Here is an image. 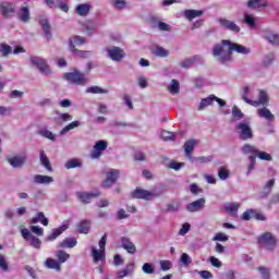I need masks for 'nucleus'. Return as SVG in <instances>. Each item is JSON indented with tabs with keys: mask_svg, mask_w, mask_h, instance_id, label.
Returning a JSON list of instances; mask_svg holds the SVG:
<instances>
[{
	"mask_svg": "<svg viewBox=\"0 0 279 279\" xmlns=\"http://www.w3.org/2000/svg\"><path fill=\"white\" fill-rule=\"evenodd\" d=\"M242 53V56H247L250 53V48L232 43L228 39H222L220 44H216L213 48V56L218 57V62L226 64V62H232V53Z\"/></svg>",
	"mask_w": 279,
	"mask_h": 279,
	"instance_id": "f257e3e1",
	"label": "nucleus"
},
{
	"mask_svg": "<svg viewBox=\"0 0 279 279\" xmlns=\"http://www.w3.org/2000/svg\"><path fill=\"white\" fill-rule=\"evenodd\" d=\"M257 243L268 252H274L278 245V239L275 238L274 233L265 232L258 236Z\"/></svg>",
	"mask_w": 279,
	"mask_h": 279,
	"instance_id": "f03ea898",
	"label": "nucleus"
},
{
	"mask_svg": "<svg viewBox=\"0 0 279 279\" xmlns=\"http://www.w3.org/2000/svg\"><path fill=\"white\" fill-rule=\"evenodd\" d=\"M64 80L70 84H75L76 86H86V84H88L86 75L77 70L65 73Z\"/></svg>",
	"mask_w": 279,
	"mask_h": 279,
	"instance_id": "7ed1b4c3",
	"label": "nucleus"
},
{
	"mask_svg": "<svg viewBox=\"0 0 279 279\" xmlns=\"http://www.w3.org/2000/svg\"><path fill=\"white\" fill-rule=\"evenodd\" d=\"M236 133L241 141H250L254 138V131L250 125V121L240 122L235 125Z\"/></svg>",
	"mask_w": 279,
	"mask_h": 279,
	"instance_id": "20e7f679",
	"label": "nucleus"
},
{
	"mask_svg": "<svg viewBox=\"0 0 279 279\" xmlns=\"http://www.w3.org/2000/svg\"><path fill=\"white\" fill-rule=\"evenodd\" d=\"M32 66L38 69L41 75L49 76L51 75V68L47 64V60L43 59L41 57L32 56L29 58Z\"/></svg>",
	"mask_w": 279,
	"mask_h": 279,
	"instance_id": "39448f33",
	"label": "nucleus"
},
{
	"mask_svg": "<svg viewBox=\"0 0 279 279\" xmlns=\"http://www.w3.org/2000/svg\"><path fill=\"white\" fill-rule=\"evenodd\" d=\"M217 101V104L220 106V108H225L226 106V100L215 96V95H209L206 98H203L201 100V104L198 106V110H205V108H208V106H213V102Z\"/></svg>",
	"mask_w": 279,
	"mask_h": 279,
	"instance_id": "423d86ee",
	"label": "nucleus"
},
{
	"mask_svg": "<svg viewBox=\"0 0 279 279\" xmlns=\"http://www.w3.org/2000/svg\"><path fill=\"white\" fill-rule=\"evenodd\" d=\"M120 171L117 169H109L106 173V180L102 181V189H110L119 180Z\"/></svg>",
	"mask_w": 279,
	"mask_h": 279,
	"instance_id": "0eeeda50",
	"label": "nucleus"
},
{
	"mask_svg": "<svg viewBox=\"0 0 279 279\" xmlns=\"http://www.w3.org/2000/svg\"><path fill=\"white\" fill-rule=\"evenodd\" d=\"M131 197H133V199H145L146 202H149L156 197V194H154V192L137 187L131 193Z\"/></svg>",
	"mask_w": 279,
	"mask_h": 279,
	"instance_id": "6e6552de",
	"label": "nucleus"
},
{
	"mask_svg": "<svg viewBox=\"0 0 279 279\" xmlns=\"http://www.w3.org/2000/svg\"><path fill=\"white\" fill-rule=\"evenodd\" d=\"M21 234L23 239H25V241L29 242V245H32V247L40 250V245H43L40 239L36 238V235L32 234V232H29L27 229H22Z\"/></svg>",
	"mask_w": 279,
	"mask_h": 279,
	"instance_id": "1a4fd4ad",
	"label": "nucleus"
},
{
	"mask_svg": "<svg viewBox=\"0 0 279 279\" xmlns=\"http://www.w3.org/2000/svg\"><path fill=\"white\" fill-rule=\"evenodd\" d=\"M262 34V38H264V40H267V43H269L270 45H274L275 47L279 46V35L269 29V28H265L260 32Z\"/></svg>",
	"mask_w": 279,
	"mask_h": 279,
	"instance_id": "9d476101",
	"label": "nucleus"
},
{
	"mask_svg": "<svg viewBox=\"0 0 279 279\" xmlns=\"http://www.w3.org/2000/svg\"><path fill=\"white\" fill-rule=\"evenodd\" d=\"M218 23L223 29H228L229 32H233V34H239L241 32V27L236 25L234 21H230L226 17H219Z\"/></svg>",
	"mask_w": 279,
	"mask_h": 279,
	"instance_id": "9b49d317",
	"label": "nucleus"
},
{
	"mask_svg": "<svg viewBox=\"0 0 279 279\" xmlns=\"http://www.w3.org/2000/svg\"><path fill=\"white\" fill-rule=\"evenodd\" d=\"M107 53L109 58L114 62H121V60L125 58V51H123V49L116 46L107 48Z\"/></svg>",
	"mask_w": 279,
	"mask_h": 279,
	"instance_id": "f8f14e48",
	"label": "nucleus"
},
{
	"mask_svg": "<svg viewBox=\"0 0 279 279\" xmlns=\"http://www.w3.org/2000/svg\"><path fill=\"white\" fill-rule=\"evenodd\" d=\"M106 149H108V142L106 141H98L96 142V144L94 145V148L90 153V157L92 158H101V151H106Z\"/></svg>",
	"mask_w": 279,
	"mask_h": 279,
	"instance_id": "ddd939ff",
	"label": "nucleus"
},
{
	"mask_svg": "<svg viewBox=\"0 0 279 279\" xmlns=\"http://www.w3.org/2000/svg\"><path fill=\"white\" fill-rule=\"evenodd\" d=\"M15 12L14 3L12 2H1L0 3V14L4 19H10Z\"/></svg>",
	"mask_w": 279,
	"mask_h": 279,
	"instance_id": "4468645a",
	"label": "nucleus"
},
{
	"mask_svg": "<svg viewBox=\"0 0 279 279\" xmlns=\"http://www.w3.org/2000/svg\"><path fill=\"white\" fill-rule=\"evenodd\" d=\"M206 206V198H198L186 205V210L189 213H199V210H204Z\"/></svg>",
	"mask_w": 279,
	"mask_h": 279,
	"instance_id": "2eb2a0df",
	"label": "nucleus"
},
{
	"mask_svg": "<svg viewBox=\"0 0 279 279\" xmlns=\"http://www.w3.org/2000/svg\"><path fill=\"white\" fill-rule=\"evenodd\" d=\"M193 64H204V58H202L199 54H196L181 62L182 69H191Z\"/></svg>",
	"mask_w": 279,
	"mask_h": 279,
	"instance_id": "dca6fc26",
	"label": "nucleus"
},
{
	"mask_svg": "<svg viewBox=\"0 0 279 279\" xmlns=\"http://www.w3.org/2000/svg\"><path fill=\"white\" fill-rule=\"evenodd\" d=\"M99 195H101L99 191L92 192V193H88V192L77 193V197L81 199V202H83V204H90V202L95 199V197H99Z\"/></svg>",
	"mask_w": 279,
	"mask_h": 279,
	"instance_id": "f3484780",
	"label": "nucleus"
},
{
	"mask_svg": "<svg viewBox=\"0 0 279 279\" xmlns=\"http://www.w3.org/2000/svg\"><path fill=\"white\" fill-rule=\"evenodd\" d=\"M27 156H14L9 158L8 162L13 167V169H21L25 165Z\"/></svg>",
	"mask_w": 279,
	"mask_h": 279,
	"instance_id": "a211bd4d",
	"label": "nucleus"
},
{
	"mask_svg": "<svg viewBox=\"0 0 279 279\" xmlns=\"http://www.w3.org/2000/svg\"><path fill=\"white\" fill-rule=\"evenodd\" d=\"M120 241L123 250H126L129 254H136V245L133 244L130 238L122 236Z\"/></svg>",
	"mask_w": 279,
	"mask_h": 279,
	"instance_id": "6ab92c4d",
	"label": "nucleus"
},
{
	"mask_svg": "<svg viewBox=\"0 0 279 279\" xmlns=\"http://www.w3.org/2000/svg\"><path fill=\"white\" fill-rule=\"evenodd\" d=\"M69 46H70V51L74 54L77 56L78 58H88L90 56V51L87 50H80L75 48V45L73 44V39H69Z\"/></svg>",
	"mask_w": 279,
	"mask_h": 279,
	"instance_id": "aec40b11",
	"label": "nucleus"
},
{
	"mask_svg": "<svg viewBox=\"0 0 279 279\" xmlns=\"http://www.w3.org/2000/svg\"><path fill=\"white\" fill-rule=\"evenodd\" d=\"M69 230V225H63L59 228H54L51 231V234H49L46 238V241H56V239H58V236H60V234H62V232Z\"/></svg>",
	"mask_w": 279,
	"mask_h": 279,
	"instance_id": "412c9836",
	"label": "nucleus"
},
{
	"mask_svg": "<svg viewBox=\"0 0 279 279\" xmlns=\"http://www.w3.org/2000/svg\"><path fill=\"white\" fill-rule=\"evenodd\" d=\"M197 143H199V141L197 140H189L185 142L184 144V150H185V156L186 158H189L191 160V158H193V156L191 154H193V149H195V145H197Z\"/></svg>",
	"mask_w": 279,
	"mask_h": 279,
	"instance_id": "4be33fe9",
	"label": "nucleus"
},
{
	"mask_svg": "<svg viewBox=\"0 0 279 279\" xmlns=\"http://www.w3.org/2000/svg\"><path fill=\"white\" fill-rule=\"evenodd\" d=\"M257 114L258 117H260V119H266V121H276V116H274V113H271V111L267 107L257 110Z\"/></svg>",
	"mask_w": 279,
	"mask_h": 279,
	"instance_id": "5701e85b",
	"label": "nucleus"
},
{
	"mask_svg": "<svg viewBox=\"0 0 279 279\" xmlns=\"http://www.w3.org/2000/svg\"><path fill=\"white\" fill-rule=\"evenodd\" d=\"M39 160L43 167L47 169V171H53V167H51V161H49V157L45 154V150H39Z\"/></svg>",
	"mask_w": 279,
	"mask_h": 279,
	"instance_id": "b1692460",
	"label": "nucleus"
},
{
	"mask_svg": "<svg viewBox=\"0 0 279 279\" xmlns=\"http://www.w3.org/2000/svg\"><path fill=\"white\" fill-rule=\"evenodd\" d=\"M267 0H248L247 8L250 10H260V8H267Z\"/></svg>",
	"mask_w": 279,
	"mask_h": 279,
	"instance_id": "393cba45",
	"label": "nucleus"
},
{
	"mask_svg": "<svg viewBox=\"0 0 279 279\" xmlns=\"http://www.w3.org/2000/svg\"><path fill=\"white\" fill-rule=\"evenodd\" d=\"M43 223L44 226H49V219L45 217V213L38 211L35 217H33L29 223Z\"/></svg>",
	"mask_w": 279,
	"mask_h": 279,
	"instance_id": "a878e982",
	"label": "nucleus"
},
{
	"mask_svg": "<svg viewBox=\"0 0 279 279\" xmlns=\"http://www.w3.org/2000/svg\"><path fill=\"white\" fill-rule=\"evenodd\" d=\"M183 15L187 19V21H193V19H197L199 16H203L204 11L187 9V10L184 11Z\"/></svg>",
	"mask_w": 279,
	"mask_h": 279,
	"instance_id": "bb28decb",
	"label": "nucleus"
},
{
	"mask_svg": "<svg viewBox=\"0 0 279 279\" xmlns=\"http://www.w3.org/2000/svg\"><path fill=\"white\" fill-rule=\"evenodd\" d=\"M151 53L154 56H157V58H168L169 57V50L160 47V46H155L150 49Z\"/></svg>",
	"mask_w": 279,
	"mask_h": 279,
	"instance_id": "cd10ccee",
	"label": "nucleus"
},
{
	"mask_svg": "<svg viewBox=\"0 0 279 279\" xmlns=\"http://www.w3.org/2000/svg\"><path fill=\"white\" fill-rule=\"evenodd\" d=\"M77 245V239L75 238H65L63 241L59 243V247L62 248H73Z\"/></svg>",
	"mask_w": 279,
	"mask_h": 279,
	"instance_id": "c85d7f7f",
	"label": "nucleus"
},
{
	"mask_svg": "<svg viewBox=\"0 0 279 279\" xmlns=\"http://www.w3.org/2000/svg\"><path fill=\"white\" fill-rule=\"evenodd\" d=\"M40 25L47 40H51L52 34H51V25L49 24V21L41 20Z\"/></svg>",
	"mask_w": 279,
	"mask_h": 279,
	"instance_id": "c756f323",
	"label": "nucleus"
},
{
	"mask_svg": "<svg viewBox=\"0 0 279 279\" xmlns=\"http://www.w3.org/2000/svg\"><path fill=\"white\" fill-rule=\"evenodd\" d=\"M34 182L35 184H51V182H53V179L49 175L36 174L34 177Z\"/></svg>",
	"mask_w": 279,
	"mask_h": 279,
	"instance_id": "7c9ffc66",
	"label": "nucleus"
},
{
	"mask_svg": "<svg viewBox=\"0 0 279 279\" xmlns=\"http://www.w3.org/2000/svg\"><path fill=\"white\" fill-rule=\"evenodd\" d=\"M65 169H80L83 167L81 159L72 158L68 160L64 165Z\"/></svg>",
	"mask_w": 279,
	"mask_h": 279,
	"instance_id": "2f4dec72",
	"label": "nucleus"
},
{
	"mask_svg": "<svg viewBox=\"0 0 279 279\" xmlns=\"http://www.w3.org/2000/svg\"><path fill=\"white\" fill-rule=\"evenodd\" d=\"M239 208H241V204H230L227 207H225V210L231 215V217H239Z\"/></svg>",
	"mask_w": 279,
	"mask_h": 279,
	"instance_id": "473e14b6",
	"label": "nucleus"
},
{
	"mask_svg": "<svg viewBox=\"0 0 279 279\" xmlns=\"http://www.w3.org/2000/svg\"><path fill=\"white\" fill-rule=\"evenodd\" d=\"M253 102L258 104V106H267V104H269V96L267 95V92L260 89L258 100H253Z\"/></svg>",
	"mask_w": 279,
	"mask_h": 279,
	"instance_id": "72a5a7b5",
	"label": "nucleus"
},
{
	"mask_svg": "<svg viewBox=\"0 0 279 279\" xmlns=\"http://www.w3.org/2000/svg\"><path fill=\"white\" fill-rule=\"evenodd\" d=\"M247 95H250V87L245 86L243 87V93H242L243 101H245V104H248L250 106H254L255 108H258V102H254V100L247 98Z\"/></svg>",
	"mask_w": 279,
	"mask_h": 279,
	"instance_id": "f704fd0d",
	"label": "nucleus"
},
{
	"mask_svg": "<svg viewBox=\"0 0 279 279\" xmlns=\"http://www.w3.org/2000/svg\"><path fill=\"white\" fill-rule=\"evenodd\" d=\"M105 252L102 250H97L95 246H92V256H93V260L94 263H99V260H101L102 258H105Z\"/></svg>",
	"mask_w": 279,
	"mask_h": 279,
	"instance_id": "c9c22d12",
	"label": "nucleus"
},
{
	"mask_svg": "<svg viewBox=\"0 0 279 279\" xmlns=\"http://www.w3.org/2000/svg\"><path fill=\"white\" fill-rule=\"evenodd\" d=\"M80 125H82V122L80 121L71 122L60 131V136H64V134H66L68 132H71V130H75V128H80Z\"/></svg>",
	"mask_w": 279,
	"mask_h": 279,
	"instance_id": "e433bc0d",
	"label": "nucleus"
},
{
	"mask_svg": "<svg viewBox=\"0 0 279 279\" xmlns=\"http://www.w3.org/2000/svg\"><path fill=\"white\" fill-rule=\"evenodd\" d=\"M86 93H90L92 95H107L109 93L108 89H104L99 86H92L86 88Z\"/></svg>",
	"mask_w": 279,
	"mask_h": 279,
	"instance_id": "4c0bfd02",
	"label": "nucleus"
},
{
	"mask_svg": "<svg viewBox=\"0 0 279 279\" xmlns=\"http://www.w3.org/2000/svg\"><path fill=\"white\" fill-rule=\"evenodd\" d=\"M19 19L22 23H27L29 21V9L27 7H23L20 10Z\"/></svg>",
	"mask_w": 279,
	"mask_h": 279,
	"instance_id": "58836bf2",
	"label": "nucleus"
},
{
	"mask_svg": "<svg viewBox=\"0 0 279 279\" xmlns=\"http://www.w3.org/2000/svg\"><path fill=\"white\" fill-rule=\"evenodd\" d=\"M168 90L171 93V95H178V93H180V82L173 78L171 84L168 86Z\"/></svg>",
	"mask_w": 279,
	"mask_h": 279,
	"instance_id": "ea45409f",
	"label": "nucleus"
},
{
	"mask_svg": "<svg viewBox=\"0 0 279 279\" xmlns=\"http://www.w3.org/2000/svg\"><path fill=\"white\" fill-rule=\"evenodd\" d=\"M78 232L81 234H88V232H90V221L88 220L81 221L78 226Z\"/></svg>",
	"mask_w": 279,
	"mask_h": 279,
	"instance_id": "a19ab883",
	"label": "nucleus"
},
{
	"mask_svg": "<svg viewBox=\"0 0 279 279\" xmlns=\"http://www.w3.org/2000/svg\"><path fill=\"white\" fill-rule=\"evenodd\" d=\"M46 267L48 269H56V271H60V269H61L60 262H58L53 258H48L46 260Z\"/></svg>",
	"mask_w": 279,
	"mask_h": 279,
	"instance_id": "79ce46f5",
	"label": "nucleus"
},
{
	"mask_svg": "<svg viewBox=\"0 0 279 279\" xmlns=\"http://www.w3.org/2000/svg\"><path fill=\"white\" fill-rule=\"evenodd\" d=\"M90 12V5L89 4H78L76 7V14L80 16H86Z\"/></svg>",
	"mask_w": 279,
	"mask_h": 279,
	"instance_id": "37998d69",
	"label": "nucleus"
},
{
	"mask_svg": "<svg viewBox=\"0 0 279 279\" xmlns=\"http://www.w3.org/2000/svg\"><path fill=\"white\" fill-rule=\"evenodd\" d=\"M39 136H43L44 138H48V141H56V134L53 132L47 130V129H41L38 132Z\"/></svg>",
	"mask_w": 279,
	"mask_h": 279,
	"instance_id": "c03bdc74",
	"label": "nucleus"
},
{
	"mask_svg": "<svg viewBox=\"0 0 279 279\" xmlns=\"http://www.w3.org/2000/svg\"><path fill=\"white\" fill-rule=\"evenodd\" d=\"M134 270V265L129 264L126 265L125 269L118 271V278L123 279L125 276H130L132 271Z\"/></svg>",
	"mask_w": 279,
	"mask_h": 279,
	"instance_id": "a18cd8bd",
	"label": "nucleus"
},
{
	"mask_svg": "<svg viewBox=\"0 0 279 279\" xmlns=\"http://www.w3.org/2000/svg\"><path fill=\"white\" fill-rule=\"evenodd\" d=\"M275 184H276V179H270L264 186L265 191L262 193V196L267 197V195L271 193V189H274Z\"/></svg>",
	"mask_w": 279,
	"mask_h": 279,
	"instance_id": "49530a36",
	"label": "nucleus"
},
{
	"mask_svg": "<svg viewBox=\"0 0 279 279\" xmlns=\"http://www.w3.org/2000/svg\"><path fill=\"white\" fill-rule=\"evenodd\" d=\"M242 153L243 154H253V156H256V154H258V148H256V146H252L250 144H245L242 147Z\"/></svg>",
	"mask_w": 279,
	"mask_h": 279,
	"instance_id": "de8ad7c7",
	"label": "nucleus"
},
{
	"mask_svg": "<svg viewBox=\"0 0 279 279\" xmlns=\"http://www.w3.org/2000/svg\"><path fill=\"white\" fill-rule=\"evenodd\" d=\"M56 256L59 263H66L71 258V255L64 251H57Z\"/></svg>",
	"mask_w": 279,
	"mask_h": 279,
	"instance_id": "09e8293b",
	"label": "nucleus"
},
{
	"mask_svg": "<svg viewBox=\"0 0 279 279\" xmlns=\"http://www.w3.org/2000/svg\"><path fill=\"white\" fill-rule=\"evenodd\" d=\"M274 60H276V54H274V52H269L264 57L263 64L265 66H271V64L274 63Z\"/></svg>",
	"mask_w": 279,
	"mask_h": 279,
	"instance_id": "8fccbe9b",
	"label": "nucleus"
},
{
	"mask_svg": "<svg viewBox=\"0 0 279 279\" xmlns=\"http://www.w3.org/2000/svg\"><path fill=\"white\" fill-rule=\"evenodd\" d=\"M232 117H233V121H241V119H243L244 114L241 111V109H239V107L233 106V108H232Z\"/></svg>",
	"mask_w": 279,
	"mask_h": 279,
	"instance_id": "3c124183",
	"label": "nucleus"
},
{
	"mask_svg": "<svg viewBox=\"0 0 279 279\" xmlns=\"http://www.w3.org/2000/svg\"><path fill=\"white\" fill-rule=\"evenodd\" d=\"M257 271H259L263 279H271V271L269 270V268L260 266L257 268Z\"/></svg>",
	"mask_w": 279,
	"mask_h": 279,
	"instance_id": "603ef678",
	"label": "nucleus"
},
{
	"mask_svg": "<svg viewBox=\"0 0 279 279\" xmlns=\"http://www.w3.org/2000/svg\"><path fill=\"white\" fill-rule=\"evenodd\" d=\"M0 53H2L4 58H8V56L12 53V47L8 44H0Z\"/></svg>",
	"mask_w": 279,
	"mask_h": 279,
	"instance_id": "864d4df0",
	"label": "nucleus"
},
{
	"mask_svg": "<svg viewBox=\"0 0 279 279\" xmlns=\"http://www.w3.org/2000/svg\"><path fill=\"white\" fill-rule=\"evenodd\" d=\"M244 23H246V25H248V27H256V20L254 19V16L245 13L244 14Z\"/></svg>",
	"mask_w": 279,
	"mask_h": 279,
	"instance_id": "5fc2aeb1",
	"label": "nucleus"
},
{
	"mask_svg": "<svg viewBox=\"0 0 279 279\" xmlns=\"http://www.w3.org/2000/svg\"><path fill=\"white\" fill-rule=\"evenodd\" d=\"M218 177L220 178V180H228L230 178V171H228V169H226L225 167H221L218 170Z\"/></svg>",
	"mask_w": 279,
	"mask_h": 279,
	"instance_id": "6e6d98bb",
	"label": "nucleus"
},
{
	"mask_svg": "<svg viewBox=\"0 0 279 279\" xmlns=\"http://www.w3.org/2000/svg\"><path fill=\"white\" fill-rule=\"evenodd\" d=\"M161 138L162 141H173L175 138V134L169 131H161Z\"/></svg>",
	"mask_w": 279,
	"mask_h": 279,
	"instance_id": "4d7b16f0",
	"label": "nucleus"
},
{
	"mask_svg": "<svg viewBox=\"0 0 279 279\" xmlns=\"http://www.w3.org/2000/svg\"><path fill=\"white\" fill-rule=\"evenodd\" d=\"M255 156H257L259 160H267L268 162L272 160V157L269 155V153L258 150Z\"/></svg>",
	"mask_w": 279,
	"mask_h": 279,
	"instance_id": "13d9d810",
	"label": "nucleus"
},
{
	"mask_svg": "<svg viewBox=\"0 0 279 279\" xmlns=\"http://www.w3.org/2000/svg\"><path fill=\"white\" fill-rule=\"evenodd\" d=\"M173 267V263L171 260H161L160 262V269L162 271H169Z\"/></svg>",
	"mask_w": 279,
	"mask_h": 279,
	"instance_id": "bf43d9fd",
	"label": "nucleus"
},
{
	"mask_svg": "<svg viewBox=\"0 0 279 279\" xmlns=\"http://www.w3.org/2000/svg\"><path fill=\"white\" fill-rule=\"evenodd\" d=\"M112 4L116 10H123L128 3L125 0H112Z\"/></svg>",
	"mask_w": 279,
	"mask_h": 279,
	"instance_id": "052dcab7",
	"label": "nucleus"
},
{
	"mask_svg": "<svg viewBox=\"0 0 279 279\" xmlns=\"http://www.w3.org/2000/svg\"><path fill=\"white\" fill-rule=\"evenodd\" d=\"M190 191L192 195H199V193H204V190H202L196 183L190 185Z\"/></svg>",
	"mask_w": 279,
	"mask_h": 279,
	"instance_id": "680f3d73",
	"label": "nucleus"
},
{
	"mask_svg": "<svg viewBox=\"0 0 279 279\" xmlns=\"http://www.w3.org/2000/svg\"><path fill=\"white\" fill-rule=\"evenodd\" d=\"M12 114V107L0 106V117H10Z\"/></svg>",
	"mask_w": 279,
	"mask_h": 279,
	"instance_id": "e2e57ef3",
	"label": "nucleus"
},
{
	"mask_svg": "<svg viewBox=\"0 0 279 279\" xmlns=\"http://www.w3.org/2000/svg\"><path fill=\"white\" fill-rule=\"evenodd\" d=\"M229 238L226 233L222 232H218L215 234L213 241H222L223 243H226V241H228Z\"/></svg>",
	"mask_w": 279,
	"mask_h": 279,
	"instance_id": "0e129e2a",
	"label": "nucleus"
},
{
	"mask_svg": "<svg viewBox=\"0 0 279 279\" xmlns=\"http://www.w3.org/2000/svg\"><path fill=\"white\" fill-rule=\"evenodd\" d=\"M242 219L244 221H250V219H254V209H247L243 213Z\"/></svg>",
	"mask_w": 279,
	"mask_h": 279,
	"instance_id": "69168bd1",
	"label": "nucleus"
},
{
	"mask_svg": "<svg viewBox=\"0 0 279 279\" xmlns=\"http://www.w3.org/2000/svg\"><path fill=\"white\" fill-rule=\"evenodd\" d=\"M0 269L3 271H9L8 262L5 260V256L0 255Z\"/></svg>",
	"mask_w": 279,
	"mask_h": 279,
	"instance_id": "338daca9",
	"label": "nucleus"
},
{
	"mask_svg": "<svg viewBox=\"0 0 279 279\" xmlns=\"http://www.w3.org/2000/svg\"><path fill=\"white\" fill-rule=\"evenodd\" d=\"M142 270L144 271V274H154V265L145 263L142 267Z\"/></svg>",
	"mask_w": 279,
	"mask_h": 279,
	"instance_id": "774afa93",
	"label": "nucleus"
}]
</instances>
